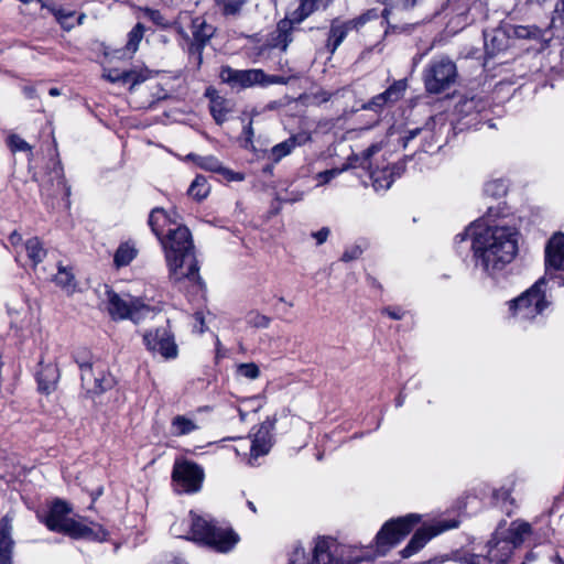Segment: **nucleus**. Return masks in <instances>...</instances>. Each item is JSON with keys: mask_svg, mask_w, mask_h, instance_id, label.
Returning a JSON list of instances; mask_svg holds the SVG:
<instances>
[{"mask_svg": "<svg viewBox=\"0 0 564 564\" xmlns=\"http://www.w3.org/2000/svg\"><path fill=\"white\" fill-rule=\"evenodd\" d=\"M172 479L177 492L194 494L202 488L204 470L196 463L176 460L173 466Z\"/></svg>", "mask_w": 564, "mask_h": 564, "instance_id": "obj_12", "label": "nucleus"}, {"mask_svg": "<svg viewBox=\"0 0 564 564\" xmlns=\"http://www.w3.org/2000/svg\"><path fill=\"white\" fill-rule=\"evenodd\" d=\"M405 89V79L395 80L383 93L373 96L370 100L362 104L361 109L380 113L386 106L400 100L403 97Z\"/></svg>", "mask_w": 564, "mask_h": 564, "instance_id": "obj_19", "label": "nucleus"}, {"mask_svg": "<svg viewBox=\"0 0 564 564\" xmlns=\"http://www.w3.org/2000/svg\"><path fill=\"white\" fill-rule=\"evenodd\" d=\"M362 253V250L359 246H352L346 249L341 256V261L349 262L358 259Z\"/></svg>", "mask_w": 564, "mask_h": 564, "instance_id": "obj_54", "label": "nucleus"}, {"mask_svg": "<svg viewBox=\"0 0 564 564\" xmlns=\"http://www.w3.org/2000/svg\"><path fill=\"white\" fill-rule=\"evenodd\" d=\"M138 250L134 245L129 242L121 243L115 252L113 263L117 268L130 264L137 257Z\"/></svg>", "mask_w": 564, "mask_h": 564, "instance_id": "obj_33", "label": "nucleus"}, {"mask_svg": "<svg viewBox=\"0 0 564 564\" xmlns=\"http://www.w3.org/2000/svg\"><path fill=\"white\" fill-rule=\"evenodd\" d=\"M345 551V546L339 545L336 540L322 536L316 540L310 561H306L304 547L297 544L290 556L289 564H356L357 561L344 562L341 557Z\"/></svg>", "mask_w": 564, "mask_h": 564, "instance_id": "obj_6", "label": "nucleus"}, {"mask_svg": "<svg viewBox=\"0 0 564 564\" xmlns=\"http://www.w3.org/2000/svg\"><path fill=\"white\" fill-rule=\"evenodd\" d=\"M210 192V186L203 175H197L188 187V195L196 200L205 199Z\"/></svg>", "mask_w": 564, "mask_h": 564, "instance_id": "obj_37", "label": "nucleus"}, {"mask_svg": "<svg viewBox=\"0 0 564 564\" xmlns=\"http://www.w3.org/2000/svg\"><path fill=\"white\" fill-rule=\"evenodd\" d=\"M371 178H372V185L376 191H380V189L386 191V189L390 188V186L394 182V178L392 177V173H389L388 170L372 172Z\"/></svg>", "mask_w": 564, "mask_h": 564, "instance_id": "obj_41", "label": "nucleus"}, {"mask_svg": "<svg viewBox=\"0 0 564 564\" xmlns=\"http://www.w3.org/2000/svg\"><path fill=\"white\" fill-rule=\"evenodd\" d=\"M148 224L152 230V232L156 236L159 240H162L164 236L163 229L165 226L171 227L172 221L170 216L163 208L156 207L153 208L149 215Z\"/></svg>", "mask_w": 564, "mask_h": 564, "instance_id": "obj_28", "label": "nucleus"}, {"mask_svg": "<svg viewBox=\"0 0 564 564\" xmlns=\"http://www.w3.org/2000/svg\"><path fill=\"white\" fill-rule=\"evenodd\" d=\"M351 29L349 28L347 21L346 22H339L338 20H333L330 23L329 32H328V39L326 43L327 50L330 52V54H334L338 46L343 43V41L346 39L348 32Z\"/></svg>", "mask_w": 564, "mask_h": 564, "instance_id": "obj_25", "label": "nucleus"}, {"mask_svg": "<svg viewBox=\"0 0 564 564\" xmlns=\"http://www.w3.org/2000/svg\"><path fill=\"white\" fill-rule=\"evenodd\" d=\"M422 0H384L386 8L382 11V17L388 18L391 10L411 11L419 6Z\"/></svg>", "mask_w": 564, "mask_h": 564, "instance_id": "obj_38", "label": "nucleus"}, {"mask_svg": "<svg viewBox=\"0 0 564 564\" xmlns=\"http://www.w3.org/2000/svg\"><path fill=\"white\" fill-rule=\"evenodd\" d=\"M264 400L265 398L261 393L249 397V410L258 412L263 406Z\"/></svg>", "mask_w": 564, "mask_h": 564, "instance_id": "obj_56", "label": "nucleus"}, {"mask_svg": "<svg viewBox=\"0 0 564 564\" xmlns=\"http://www.w3.org/2000/svg\"><path fill=\"white\" fill-rule=\"evenodd\" d=\"M219 174H221L224 176L225 180H227L228 182H234V181H237V182H241L245 180V174L243 173H239V172H234L229 169H226L224 166H221V170L219 171Z\"/></svg>", "mask_w": 564, "mask_h": 564, "instance_id": "obj_55", "label": "nucleus"}, {"mask_svg": "<svg viewBox=\"0 0 564 564\" xmlns=\"http://www.w3.org/2000/svg\"><path fill=\"white\" fill-rule=\"evenodd\" d=\"M532 531L531 524L524 521H513L506 535L517 547L524 541V536Z\"/></svg>", "mask_w": 564, "mask_h": 564, "instance_id": "obj_35", "label": "nucleus"}, {"mask_svg": "<svg viewBox=\"0 0 564 564\" xmlns=\"http://www.w3.org/2000/svg\"><path fill=\"white\" fill-rule=\"evenodd\" d=\"M457 75L456 64L449 57H434L423 70L425 90L438 95L455 84Z\"/></svg>", "mask_w": 564, "mask_h": 564, "instance_id": "obj_8", "label": "nucleus"}, {"mask_svg": "<svg viewBox=\"0 0 564 564\" xmlns=\"http://www.w3.org/2000/svg\"><path fill=\"white\" fill-rule=\"evenodd\" d=\"M557 21L564 25V0L556 4L551 24L554 25Z\"/></svg>", "mask_w": 564, "mask_h": 564, "instance_id": "obj_58", "label": "nucleus"}, {"mask_svg": "<svg viewBox=\"0 0 564 564\" xmlns=\"http://www.w3.org/2000/svg\"><path fill=\"white\" fill-rule=\"evenodd\" d=\"M332 93L326 90H319L314 95V99L317 104L327 102L332 98Z\"/></svg>", "mask_w": 564, "mask_h": 564, "instance_id": "obj_64", "label": "nucleus"}, {"mask_svg": "<svg viewBox=\"0 0 564 564\" xmlns=\"http://www.w3.org/2000/svg\"><path fill=\"white\" fill-rule=\"evenodd\" d=\"M104 77L111 83H123L130 84V88L145 80V77L135 70H123L111 69Z\"/></svg>", "mask_w": 564, "mask_h": 564, "instance_id": "obj_29", "label": "nucleus"}, {"mask_svg": "<svg viewBox=\"0 0 564 564\" xmlns=\"http://www.w3.org/2000/svg\"><path fill=\"white\" fill-rule=\"evenodd\" d=\"M113 380L104 369L97 371L87 394L94 397L99 395L112 387Z\"/></svg>", "mask_w": 564, "mask_h": 564, "instance_id": "obj_36", "label": "nucleus"}, {"mask_svg": "<svg viewBox=\"0 0 564 564\" xmlns=\"http://www.w3.org/2000/svg\"><path fill=\"white\" fill-rule=\"evenodd\" d=\"M145 28L142 23H137L133 29L128 33V42L126 50L133 54L137 52L141 40L143 39Z\"/></svg>", "mask_w": 564, "mask_h": 564, "instance_id": "obj_40", "label": "nucleus"}, {"mask_svg": "<svg viewBox=\"0 0 564 564\" xmlns=\"http://www.w3.org/2000/svg\"><path fill=\"white\" fill-rule=\"evenodd\" d=\"M467 564H489L491 563L487 555L471 554L466 558Z\"/></svg>", "mask_w": 564, "mask_h": 564, "instance_id": "obj_62", "label": "nucleus"}, {"mask_svg": "<svg viewBox=\"0 0 564 564\" xmlns=\"http://www.w3.org/2000/svg\"><path fill=\"white\" fill-rule=\"evenodd\" d=\"M382 313L395 321H399L404 316V312L400 307L388 306L382 310Z\"/></svg>", "mask_w": 564, "mask_h": 564, "instance_id": "obj_59", "label": "nucleus"}, {"mask_svg": "<svg viewBox=\"0 0 564 564\" xmlns=\"http://www.w3.org/2000/svg\"><path fill=\"white\" fill-rule=\"evenodd\" d=\"M143 343L150 351L161 355L164 359L177 357V345L169 325L147 330L143 335Z\"/></svg>", "mask_w": 564, "mask_h": 564, "instance_id": "obj_14", "label": "nucleus"}, {"mask_svg": "<svg viewBox=\"0 0 564 564\" xmlns=\"http://www.w3.org/2000/svg\"><path fill=\"white\" fill-rule=\"evenodd\" d=\"M243 0H226L224 4V13L226 15H235L243 7Z\"/></svg>", "mask_w": 564, "mask_h": 564, "instance_id": "obj_52", "label": "nucleus"}, {"mask_svg": "<svg viewBox=\"0 0 564 564\" xmlns=\"http://www.w3.org/2000/svg\"><path fill=\"white\" fill-rule=\"evenodd\" d=\"M79 370H80L82 387L87 393L89 387L91 386L93 380L95 379V377L97 375V371L100 370V368L95 366V364H94L91 366L85 367Z\"/></svg>", "mask_w": 564, "mask_h": 564, "instance_id": "obj_43", "label": "nucleus"}, {"mask_svg": "<svg viewBox=\"0 0 564 564\" xmlns=\"http://www.w3.org/2000/svg\"><path fill=\"white\" fill-rule=\"evenodd\" d=\"M329 232V228L323 227L318 231L312 232V237L316 239V243L319 246L327 240Z\"/></svg>", "mask_w": 564, "mask_h": 564, "instance_id": "obj_61", "label": "nucleus"}, {"mask_svg": "<svg viewBox=\"0 0 564 564\" xmlns=\"http://www.w3.org/2000/svg\"><path fill=\"white\" fill-rule=\"evenodd\" d=\"M24 247L33 268L41 263L46 257V250L37 237H33L26 240Z\"/></svg>", "mask_w": 564, "mask_h": 564, "instance_id": "obj_32", "label": "nucleus"}, {"mask_svg": "<svg viewBox=\"0 0 564 564\" xmlns=\"http://www.w3.org/2000/svg\"><path fill=\"white\" fill-rule=\"evenodd\" d=\"M205 96L209 99V109L215 121L223 123L227 120L228 113L231 111L230 101L221 97L214 88H207Z\"/></svg>", "mask_w": 564, "mask_h": 564, "instance_id": "obj_23", "label": "nucleus"}, {"mask_svg": "<svg viewBox=\"0 0 564 564\" xmlns=\"http://www.w3.org/2000/svg\"><path fill=\"white\" fill-rule=\"evenodd\" d=\"M8 145L12 152L31 151V145L17 134H11L8 138Z\"/></svg>", "mask_w": 564, "mask_h": 564, "instance_id": "obj_46", "label": "nucleus"}, {"mask_svg": "<svg viewBox=\"0 0 564 564\" xmlns=\"http://www.w3.org/2000/svg\"><path fill=\"white\" fill-rule=\"evenodd\" d=\"M74 15V11H66L64 9L57 10L55 13L56 19L66 30H70L74 26V23L70 22V19H73Z\"/></svg>", "mask_w": 564, "mask_h": 564, "instance_id": "obj_49", "label": "nucleus"}, {"mask_svg": "<svg viewBox=\"0 0 564 564\" xmlns=\"http://www.w3.org/2000/svg\"><path fill=\"white\" fill-rule=\"evenodd\" d=\"M458 527L457 520L438 521L434 525L423 527L415 531L406 546L400 552L403 558H408L417 553L424 545L437 534Z\"/></svg>", "mask_w": 564, "mask_h": 564, "instance_id": "obj_16", "label": "nucleus"}, {"mask_svg": "<svg viewBox=\"0 0 564 564\" xmlns=\"http://www.w3.org/2000/svg\"><path fill=\"white\" fill-rule=\"evenodd\" d=\"M194 325L193 329L198 332L199 334L204 333V325H205V316L203 312H196L194 314Z\"/></svg>", "mask_w": 564, "mask_h": 564, "instance_id": "obj_60", "label": "nucleus"}, {"mask_svg": "<svg viewBox=\"0 0 564 564\" xmlns=\"http://www.w3.org/2000/svg\"><path fill=\"white\" fill-rule=\"evenodd\" d=\"M289 79L283 76L267 75L262 69H249V86L259 85L267 87L273 84L285 85Z\"/></svg>", "mask_w": 564, "mask_h": 564, "instance_id": "obj_30", "label": "nucleus"}, {"mask_svg": "<svg viewBox=\"0 0 564 564\" xmlns=\"http://www.w3.org/2000/svg\"><path fill=\"white\" fill-rule=\"evenodd\" d=\"M40 186L45 205L53 209L59 207L64 209L70 208V186L67 185L64 170L59 162L54 163Z\"/></svg>", "mask_w": 564, "mask_h": 564, "instance_id": "obj_9", "label": "nucleus"}, {"mask_svg": "<svg viewBox=\"0 0 564 564\" xmlns=\"http://www.w3.org/2000/svg\"><path fill=\"white\" fill-rule=\"evenodd\" d=\"M492 500L494 503L499 506L507 516H511L513 513L514 499L511 497L510 489L502 487L494 490Z\"/></svg>", "mask_w": 564, "mask_h": 564, "instance_id": "obj_34", "label": "nucleus"}, {"mask_svg": "<svg viewBox=\"0 0 564 564\" xmlns=\"http://www.w3.org/2000/svg\"><path fill=\"white\" fill-rule=\"evenodd\" d=\"M545 274L564 285V234H555L545 247Z\"/></svg>", "mask_w": 564, "mask_h": 564, "instance_id": "obj_15", "label": "nucleus"}, {"mask_svg": "<svg viewBox=\"0 0 564 564\" xmlns=\"http://www.w3.org/2000/svg\"><path fill=\"white\" fill-rule=\"evenodd\" d=\"M223 83L231 90L241 91L247 88V70L235 69L230 66H223L219 73Z\"/></svg>", "mask_w": 564, "mask_h": 564, "instance_id": "obj_24", "label": "nucleus"}, {"mask_svg": "<svg viewBox=\"0 0 564 564\" xmlns=\"http://www.w3.org/2000/svg\"><path fill=\"white\" fill-rule=\"evenodd\" d=\"M275 422V417H268L257 427L249 449V465H252L258 457L268 455L271 451L274 444L273 430Z\"/></svg>", "mask_w": 564, "mask_h": 564, "instance_id": "obj_17", "label": "nucleus"}, {"mask_svg": "<svg viewBox=\"0 0 564 564\" xmlns=\"http://www.w3.org/2000/svg\"><path fill=\"white\" fill-rule=\"evenodd\" d=\"M485 53L494 57L508 47L509 33L500 29L484 32Z\"/></svg>", "mask_w": 564, "mask_h": 564, "instance_id": "obj_22", "label": "nucleus"}, {"mask_svg": "<svg viewBox=\"0 0 564 564\" xmlns=\"http://www.w3.org/2000/svg\"><path fill=\"white\" fill-rule=\"evenodd\" d=\"M13 516L7 513L0 519V564H12L14 541L12 539Z\"/></svg>", "mask_w": 564, "mask_h": 564, "instance_id": "obj_21", "label": "nucleus"}, {"mask_svg": "<svg viewBox=\"0 0 564 564\" xmlns=\"http://www.w3.org/2000/svg\"><path fill=\"white\" fill-rule=\"evenodd\" d=\"M482 229L484 228L481 227L480 224H475L471 227H469L465 232L458 234L455 239H456L457 242H463V241H465L470 236L471 240H473L474 239V232L475 231H481Z\"/></svg>", "mask_w": 564, "mask_h": 564, "instance_id": "obj_57", "label": "nucleus"}, {"mask_svg": "<svg viewBox=\"0 0 564 564\" xmlns=\"http://www.w3.org/2000/svg\"><path fill=\"white\" fill-rule=\"evenodd\" d=\"M144 17L163 29L171 25L159 10L147 8L144 9Z\"/></svg>", "mask_w": 564, "mask_h": 564, "instance_id": "obj_47", "label": "nucleus"}, {"mask_svg": "<svg viewBox=\"0 0 564 564\" xmlns=\"http://www.w3.org/2000/svg\"><path fill=\"white\" fill-rule=\"evenodd\" d=\"M367 22H368V20L364 13L355 19L347 21V23L351 30L359 29L360 26L365 25Z\"/></svg>", "mask_w": 564, "mask_h": 564, "instance_id": "obj_63", "label": "nucleus"}, {"mask_svg": "<svg viewBox=\"0 0 564 564\" xmlns=\"http://www.w3.org/2000/svg\"><path fill=\"white\" fill-rule=\"evenodd\" d=\"M108 311L115 319L129 318L135 323L151 312L150 307L139 300L124 299L112 291L108 292Z\"/></svg>", "mask_w": 564, "mask_h": 564, "instance_id": "obj_13", "label": "nucleus"}, {"mask_svg": "<svg viewBox=\"0 0 564 564\" xmlns=\"http://www.w3.org/2000/svg\"><path fill=\"white\" fill-rule=\"evenodd\" d=\"M419 521L420 516L410 513L405 517L391 519L386 522L376 536L378 554L384 555L390 549L406 536Z\"/></svg>", "mask_w": 564, "mask_h": 564, "instance_id": "obj_10", "label": "nucleus"}, {"mask_svg": "<svg viewBox=\"0 0 564 564\" xmlns=\"http://www.w3.org/2000/svg\"><path fill=\"white\" fill-rule=\"evenodd\" d=\"M509 37L513 36L522 40H532L536 42H549L545 39L546 31L532 24V25H512L508 29Z\"/></svg>", "mask_w": 564, "mask_h": 564, "instance_id": "obj_26", "label": "nucleus"}, {"mask_svg": "<svg viewBox=\"0 0 564 564\" xmlns=\"http://www.w3.org/2000/svg\"><path fill=\"white\" fill-rule=\"evenodd\" d=\"M271 318L260 314L259 312H249V325L256 328H267Z\"/></svg>", "mask_w": 564, "mask_h": 564, "instance_id": "obj_48", "label": "nucleus"}, {"mask_svg": "<svg viewBox=\"0 0 564 564\" xmlns=\"http://www.w3.org/2000/svg\"><path fill=\"white\" fill-rule=\"evenodd\" d=\"M289 142L292 144V148L304 145L312 140L311 133L306 131L299 132L296 134L288 138Z\"/></svg>", "mask_w": 564, "mask_h": 564, "instance_id": "obj_51", "label": "nucleus"}, {"mask_svg": "<svg viewBox=\"0 0 564 564\" xmlns=\"http://www.w3.org/2000/svg\"><path fill=\"white\" fill-rule=\"evenodd\" d=\"M176 32L187 42L188 53L197 65L203 62V51L215 33V28L203 18H192L191 12L181 11L174 21Z\"/></svg>", "mask_w": 564, "mask_h": 564, "instance_id": "obj_5", "label": "nucleus"}, {"mask_svg": "<svg viewBox=\"0 0 564 564\" xmlns=\"http://www.w3.org/2000/svg\"><path fill=\"white\" fill-rule=\"evenodd\" d=\"M294 149L289 140H284L272 147L270 150H257L252 148L253 156L257 161H263L261 166H253V171H261L264 174L271 175L273 167L276 163H279L283 158L291 154ZM253 164H256L253 162Z\"/></svg>", "mask_w": 564, "mask_h": 564, "instance_id": "obj_18", "label": "nucleus"}, {"mask_svg": "<svg viewBox=\"0 0 564 564\" xmlns=\"http://www.w3.org/2000/svg\"><path fill=\"white\" fill-rule=\"evenodd\" d=\"M505 524L506 521L499 523L497 530L487 543V556L494 564H506L516 547L507 536H501L502 533H500V530Z\"/></svg>", "mask_w": 564, "mask_h": 564, "instance_id": "obj_20", "label": "nucleus"}, {"mask_svg": "<svg viewBox=\"0 0 564 564\" xmlns=\"http://www.w3.org/2000/svg\"><path fill=\"white\" fill-rule=\"evenodd\" d=\"M70 506L61 499L52 502L46 516L39 517L50 531L66 534L73 539H86L102 542L107 540L108 532L98 523L87 525L69 518Z\"/></svg>", "mask_w": 564, "mask_h": 564, "instance_id": "obj_3", "label": "nucleus"}, {"mask_svg": "<svg viewBox=\"0 0 564 564\" xmlns=\"http://www.w3.org/2000/svg\"><path fill=\"white\" fill-rule=\"evenodd\" d=\"M191 539L202 543L213 551L227 553L238 543L239 538L225 522L215 520L209 514H197L189 512ZM189 539V536H186Z\"/></svg>", "mask_w": 564, "mask_h": 564, "instance_id": "obj_4", "label": "nucleus"}, {"mask_svg": "<svg viewBox=\"0 0 564 564\" xmlns=\"http://www.w3.org/2000/svg\"><path fill=\"white\" fill-rule=\"evenodd\" d=\"M545 276L540 278L530 289L510 301L509 310L520 321H532L550 305L545 296Z\"/></svg>", "mask_w": 564, "mask_h": 564, "instance_id": "obj_7", "label": "nucleus"}, {"mask_svg": "<svg viewBox=\"0 0 564 564\" xmlns=\"http://www.w3.org/2000/svg\"><path fill=\"white\" fill-rule=\"evenodd\" d=\"M322 0H300L299 7L276 25V36L274 45L282 51H286L289 44L293 41L292 32L294 24H300L313 12H315Z\"/></svg>", "mask_w": 564, "mask_h": 564, "instance_id": "obj_11", "label": "nucleus"}, {"mask_svg": "<svg viewBox=\"0 0 564 564\" xmlns=\"http://www.w3.org/2000/svg\"><path fill=\"white\" fill-rule=\"evenodd\" d=\"M276 199L282 203H294L302 199V193L300 192H276Z\"/></svg>", "mask_w": 564, "mask_h": 564, "instance_id": "obj_53", "label": "nucleus"}, {"mask_svg": "<svg viewBox=\"0 0 564 564\" xmlns=\"http://www.w3.org/2000/svg\"><path fill=\"white\" fill-rule=\"evenodd\" d=\"M54 281L67 294H73L77 289V282L72 269L63 267L62 264L58 265Z\"/></svg>", "mask_w": 564, "mask_h": 564, "instance_id": "obj_31", "label": "nucleus"}, {"mask_svg": "<svg viewBox=\"0 0 564 564\" xmlns=\"http://www.w3.org/2000/svg\"><path fill=\"white\" fill-rule=\"evenodd\" d=\"M41 370L37 372L39 389L43 392H51L59 378L58 369L54 365H43L40 361Z\"/></svg>", "mask_w": 564, "mask_h": 564, "instance_id": "obj_27", "label": "nucleus"}, {"mask_svg": "<svg viewBox=\"0 0 564 564\" xmlns=\"http://www.w3.org/2000/svg\"><path fill=\"white\" fill-rule=\"evenodd\" d=\"M197 164L206 171L216 172V173H219V171L221 170V166H223L220 161L216 156H213V155L199 156Z\"/></svg>", "mask_w": 564, "mask_h": 564, "instance_id": "obj_44", "label": "nucleus"}, {"mask_svg": "<svg viewBox=\"0 0 564 564\" xmlns=\"http://www.w3.org/2000/svg\"><path fill=\"white\" fill-rule=\"evenodd\" d=\"M160 242L165 252L170 280L174 283L188 281L202 288L203 281L189 229L183 225L170 227Z\"/></svg>", "mask_w": 564, "mask_h": 564, "instance_id": "obj_2", "label": "nucleus"}, {"mask_svg": "<svg viewBox=\"0 0 564 564\" xmlns=\"http://www.w3.org/2000/svg\"><path fill=\"white\" fill-rule=\"evenodd\" d=\"M508 185L503 180L489 181L484 186V193L487 196L499 198L507 194Z\"/></svg>", "mask_w": 564, "mask_h": 564, "instance_id": "obj_42", "label": "nucleus"}, {"mask_svg": "<svg viewBox=\"0 0 564 564\" xmlns=\"http://www.w3.org/2000/svg\"><path fill=\"white\" fill-rule=\"evenodd\" d=\"M73 359L79 369L94 365L91 354L86 348L76 350L73 354Z\"/></svg>", "mask_w": 564, "mask_h": 564, "instance_id": "obj_45", "label": "nucleus"}, {"mask_svg": "<svg viewBox=\"0 0 564 564\" xmlns=\"http://www.w3.org/2000/svg\"><path fill=\"white\" fill-rule=\"evenodd\" d=\"M518 232L514 228L487 226L474 232L471 249L475 265L494 275L510 263L518 253Z\"/></svg>", "mask_w": 564, "mask_h": 564, "instance_id": "obj_1", "label": "nucleus"}, {"mask_svg": "<svg viewBox=\"0 0 564 564\" xmlns=\"http://www.w3.org/2000/svg\"><path fill=\"white\" fill-rule=\"evenodd\" d=\"M347 169V166H344L341 169H330V170H325L323 172H319L317 174V180L319 181V184H327L329 183L333 178H335L336 176H338L341 172H344L345 170Z\"/></svg>", "mask_w": 564, "mask_h": 564, "instance_id": "obj_50", "label": "nucleus"}, {"mask_svg": "<svg viewBox=\"0 0 564 564\" xmlns=\"http://www.w3.org/2000/svg\"><path fill=\"white\" fill-rule=\"evenodd\" d=\"M173 433L175 435H186L197 429V425L184 415H177L172 421Z\"/></svg>", "mask_w": 564, "mask_h": 564, "instance_id": "obj_39", "label": "nucleus"}]
</instances>
